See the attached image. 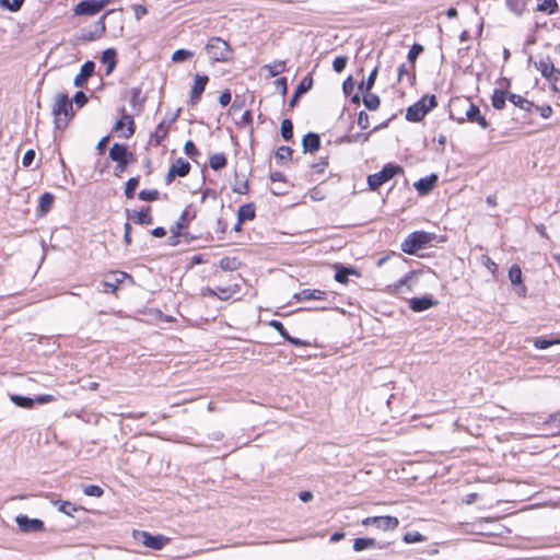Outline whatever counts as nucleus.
I'll use <instances>...</instances> for the list:
<instances>
[{"instance_id": "nucleus-16", "label": "nucleus", "mask_w": 560, "mask_h": 560, "mask_svg": "<svg viewBox=\"0 0 560 560\" xmlns=\"http://www.w3.org/2000/svg\"><path fill=\"white\" fill-rule=\"evenodd\" d=\"M534 66L547 81L558 70V68L555 67L553 62L548 56L540 58L538 61H535Z\"/></svg>"}, {"instance_id": "nucleus-6", "label": "nucleus", "mask_w": 560, "mask_h": 560, "mask_svg": "<svg viewBox=\"0 0 560 560\" xmlns=\"http://www.w3.org/2000/svg\"><path fill=\"white\" fill-rule=\"evenodd\" d=\"M402 172L404 170L401 166L393 163H387L383 166V168L380 172L368 176V185L372 190H376L384 183L388 182L394 176Z\"/></svg>"}, {"instance_id": "nucleus-45", "label": "nucleus", "mask_w": 560, "mask_h": 560, "mask_svg": "<svg viewBox=\"0 0 560 560\" xmlns=\"http://www.w3.org/2000/svg\"><path fill=\"white\" fill-rule=\"evenodd\" d=\"M292 158V150L290 147L282 145L276 151V159L278 161H289Z\"/></svg>"}, {"instance_id": "nucleus-11", "label": "nucleus", "mask_w": 560, "mask_h": 560, "mask_svg": "<svg viewBox=\"0 0 560 560\" xmlns=\"http://www.w3.org/2000/svg\"><path fill=\"white\" fill-rule=\"evenodd\" d=\"M15 522L23 533L39 532L44 528V523L39 518H28L26 515H18Z\"/></svg>"}, {"instance_id": "nucleus-23", "label": "nucleus", "mask_w": 560, "mask_h": 560, "mask_svg": "<svg viewBox=\"0 0 560 560\" xmlns=\"http://www.w3.org/2000/svg\"><path fill=\"white\" fill-rule=\"evenodd\" d=\"M350 275H358L354 268L345 267L341 265L336 266L335 280L339 283H347Z\"/></svg>"}, {"instance_id": "nucleus-3", "label": "nucleus", "mask_w": 560, "mask_h": 560, "mask_svg": "<svg viewBox=\"0 0 560 560\" xmlns=\"http://www.w3.org/2000/svg\"><path fill=\"white\" fill-rule=\"evenodd\" d=\"M438 105L435 95H424L406 110L408 121L418 122Z\"/></svg>"}, {"instance_id": "nucleus-27", "label": "nucleus", "mask_w": 560, "mask_h": 560, "mask_svg": "<svg viewBox=\"0 0 560 560\" xmlns=\"http://www.w3.org/2000/svg\"><path fill=\"white\" fill-rule=\"evenodd\" d=\"M509 101L516 107H520L521 109L526 112H530L532 107L534 106V104L530 101L514 93H509Z\"/></svg>"}, {"instance_id": "nucleus-18", "label": "nucleus", "mask_w": 560, "mask_h": 560, "mask_svg": "<svg viewBox=\"0 0 560 560\" xmlns=\"http://www.w3.org/2000/svg\"><path fill=\"white\" fill-rule=\"evenodd\" d=\"M436 302L429 296H422V298H412L409 301V307L413 312H423L435 305Z\"/></svg>"}, {"instance_id": "nucleus-61", "label": "nucleus", "mask_w": 560, "mask_h": 560, "mask_svg": "<svg viewBox=\"0 0 560 560\" xmlns=\"http://www.w3.org/2000/svg\"><path fill=\"white\" fill-rule=\"evenodd\" d=\"M358 125L361 129H366L370 126L369 115L364 110H361L358 115Z\"/></svg>"}, {"instance_id": "nucleus-34", "label": "nucleus", "mask_w": 560, "mask_h": 560, "mask_svg": "<svg viewBox=\"0 0 560 560\" xmlns=\"http://www.w3.org/2000/svg\"><path fill=\"white\" fill-rule=\"evenodd\" d=\"M558 9V3L556 0H537V10L552 14Z\"/></svg>"}, {"instance_id": "nucleus-42", "label": "nucleus", "mask_w": 560, "mask_h": 560, "mask_svg": "<svg viewBox=\"0 0 560 560\" xmlns=\"http://www.w3.org/2000/svg\"><path fill=\"white\" fill-rule=\"evenodd\" d=\"M194 56V52L187 49H177L172 55V61L174 62H183L190 59Z\"/></svg>"}, {"instance_id": "nucleus-30", "label": "nucleus", "mask_w": 560, "mask_h": 560, "mask_svg": "<svg viewBox=\"0 0 560 560\" xmlns=\"http://www.w3.org/2000/svg\"><path fill=\"white\" fill-rule=\"evenodd\" d=\"M363 94V104L370 110H375L380 107L381 100L378 95L369 92H361Z\"/></svg>"}, {"instance_id": "nucleus-47", "label": "nucleus", "mask_w": 560, "mask_h": 560, "mask_svg": "<svg viewBox=\"0 0 560 560\" xmlns=\"http://www.w3.org/2000/svg\"><path fill=\"white\" fill-rule=\"evenodd\" d=\"M83 493L89 497L100 498L103 495L104 491L100 486L88 485L84 487Z\"/></svg>"}, {"instance_id": "nucleus-62", "label": "nucleus", "mask_w": 560, "mask_h": 560, "mask_svg": "<svg viewBox=\"0 0 560 560\" xmlns=\"http://www.w3.org/2000/svg\"><path fill=\"white\" fill-rule=\"evenodd\" d=\"M73 102H74L78 106L82 107V106H84V105L88 103V96L85 95V93H84V92H82V91H78V92L74 94V96H73Z\"/></svg>"}, {"instance_id": "nucleus-39", "label": "nucleus", "mask_w": 560, "mask_h": 560, "mask_svg": "<svg viewBox=\"0 0 560 560\" xmlns=\"http://www.w3.org/2000/svg\"><path fill=\"white\" fill-rule=\"evenodd\" d=\"M219 265L225 271H234L240 267V262L234 257H223Z\"/></svg>"}, {"instance_id": "nucleus-1", "label": "nucleus", "mask_w": 560, "mask_h": 560, "mask_svg": "<svg viewBox=\"0 0 560 560\" xmlns=\"http://www.w3.org/2000/svg\"><path fill=\"white\" fill-rule=\"evenodd\" d=\"M56 129L65 130L73 117V106L67 94H57L52 105Z\"/></svg>"}, {"instance_id": "nucleus-49", "label": "nucleus", "mask_w": 560, "mask_h": 560, "mask_svg": "<svg viewBox=\"0 0 560 560\" xmlns=\"http://www.w3.org/2000/svg\"><path fill=\"white\" fill-rule=\"evenodd\" d=\"M138 196L141 200L154 201L159 198V191L156 189H143Z\"/></svg>"}, {"instance_id": "nucleus-53", "label": "nucleus", "mask_w": 560, "mask_h": 560, "mask_svg": "<svg viewBox=\"0 0 560 560\" xmlns=\"http://www.w3.org/2000/svg\"><path fill=\"white\" fill-rule=\"evenodd\" d=\"M184 151L191 159H195L199 154L198 149L191 140L186 141Z\"/></svg>"}, {"instance_id": "nucleus-56", "label": "nucleus", "mask_w": 560, "mask_h": 560, "mask_svg": "<svg viewBox=\"0 0 560 560\" xmlns=\"http://www.w3.org/2000/svg\"><path fill=\"white\" fill-rule=\"evenodd\" d=\"M482 264L493 276H495L498 265L489 256H482Z\"/></svg>"}, {"instance_id": "nucleus-50", "label": "nucleus", "mask_w": 560, "mask_h": 560, "mask_svg": "<svg viewBox=\"0 0 560 560\" xmlns=\"http://www.w3.org/2000/svg\"><path fill=\"white\" fill-rule=\"evenodd\" d=\"M347 63H348V57L338 56L332 61V68L336 72L340 73L345 70Z\"/></svg>"}, {"instance_id": "nucleus-12", "label": "nucleus", "mask_w": 560, "mask_h": 560, "mask_svg": "<svg viewBox=\"0 0 560 560\" xmlns=\"http://www.w3.org/2000/svg\"><path fill=\"white\" fill-rule=\"evenodd\" d=\"M209 81L207 75H195L194 84L190 90V104L196 105L199 103L201 95L206 89V85Z\"/></svg>"}, {"instance_id": "nucleus-55", "label": "nucleus", "mask_w": 560, "mask_h": 560, "mask_svg": "<svg viewBox=\"0 0 560 560\" xmlns=\"http://www.w3.org/2000/svg\"><path fill=\"white\" fill-rule=\"evenodd\" d=\"M269 325L276 329L280 336H282L284 339L289 337L288 330L284 328L283 324L279 320H271Z\"/></svg>"}, {"instance_id": "nucleus-35", "label": "nucleus", "mask_w": 560, "mask_h": 560, "mask_svg": "<svg viewBox=\"0 0 560 560\" xmlns=\"http://www.w3.org/2000/svg\"><path fill=\"white\" fill-rule=\"evenodd\" d=\"M377 72H378V69H377V67H375L369 74L366 81L361 82L359 84L358 89L360 92H369L373 89V86L375 84L376 77H377Z\"/></svg>"}, {"instance_id": "nucleus-5", "label": "nucleus", "mask_w": 560, "mask_h": 560, "mask_svg": "<svg viewBox=\"0 0 560 560\" xmlns=\"http://www.w3.org/2000/svg\"><path fill=\"white\" fill-rule=\"evenodd\" d=\"M458 104L465 109V115L455 117L451 112V118L462 124L465 120L478 124L482 129L489 127V122L485 116L481 115L480 109L477 105L471 103L469 100L459 101Z\"/></svg>"}, {"instance_id": "nucleus-22", "label": "nucleus", "mask_w": 560, "mask_h": 560, "mask_svg": "<svg viewBox=\"0 0 560 560\" xmlns=\"http://www.w3.org/2000/svg\"><path fill=\"white\" fill-rule=\"evenodd\" d=\"M542 424L551 435L560 433V412L548 416Z\"/></svg>"}, {"instance_id": "nucleus-21", "label": "nucleus", "mask_w": 560, "mask_h": 560, "mask_svg": "<svg viewBox=\"0 0 560 560\" xmlns=\"http://www.w3.org/2000/svg\"><path fill=\"white\" fill-rule=\"evenodd\" d=\"M130 219L136 224L150 225L153 223V218L150 214V207L142 209L141 211H135Z\"/></svg>"}, {"instance_id": "nucleus-9", "label": "nucleus", "mask_w": 560, "mask_h": 560, "mask_svg": "<svg viewBox=\"0 0 560 560\" xmlns=\"http://www.w3.org/2000/svg\"><path fill=\"white\" fill-rule=\"evenodd\" d=\"M364 526H375L382 530H394L398 527L399 521L395 516H370L362 521Z\"/></svg>"}, {"instance_id": "nucleus-14", "label": "nucleus", "mask_w": 560, "mask_h": 560, "mask_svg": "<svg viewBox=\"0 0 560 560\" xmlns=\"http://www.w3.org/2000/svg\"><path fill=\"white\" fill-rule=\"evenodd\" d=\"M438 179V175L431 174L417 180L413 186L420 196H425L434 188Z\"/></svg>"}, {"instance_id": "nucleus-31", "label": "nucleus", "mask_w": 560, "mask_h": 560, "mask_svg": "<svg viewBox=\"0 0 560 560\" xmlns=\"http://www.w3.org/2000/svg\"><path fill=\"white\" fill-rule=\"evenodd\" d=\"M509 98V93L503 90H494L491 102L492 106L501 110L505 106V100Z\"/></svg>"}, {"instance_id": "nucleus-26", "label": "nucleus", "mask_w": 560, "mask_h": 560, "mask_svg": "<svg viewBox=\"0 0 560 560\" xmlns=\"http://www.w3.org/2000/svg\"><path fill=\"white\" fill-rule=\"evenodd\" d=\"M102 62L107 66L106 74H109L116 66V51L113 48H108L102 54Z\"/></svg>"}, {"instance_id": "nucleus-57", "label": "nucleus", "mask_w": 560, "mask_h": 560, "mask_svg": "<svg viewBox=\"0 0 560 560\" xmlns=\"http://www.w3.org/2000/svg\"><path fill=\"white\" fill-rule=\"evenodd\" d=\"M132 10H133L136 20H138V21L148 14V9L143 4H133Z\"/></svg>"}, {"instance_id": "nucleus-37", "label": "nucleus", "mask_w": 560, "mask_h": 560, "mask_svg": "<svg viewBox=\"0 0 560 560\" xmlns=\"http://www.w3.org/2000/svg\"><path fill=\"white\" fill-rule=\"evenodd\" d=\"M265 69L268 70L270 77H276L285 71V62L276 60L270 65H266Z\"/></svg>"}, {"instance_id": "nucleus-4", "label": "nucleus", "mask_w": 560, "mask_h": 560, "mask_svg": "<svg viewBox=\"0 0 560 560\" xmlns=\"http://www.w3.org/2000/svg\"><path fill=\"white\" fill-rule=\"evenodd\" d=\"M434 240V234L424 231H416L409 234L400 245L404 253L413 255L418 250L425 248Z\"/></svg>"}, {"instance_id": "nucleus-52", "label": "nucleus", "mask_w": 560, "mask_h": 560, "mask_svg": "<svg viewBox=\"0 0 560 560\" xmlns=\"http://www.w3.org/2000/svg\"><path fill=\"white\" fill-rule=\"evenodd\" d=\"M548 82L551 84L552 90L560 95V69L549 78Z\"/></svg>"}, {"instance_id": "nucleus-17", "label": "nucleus", "mask_w": 560, "mask_h": 560, "mask_svg": "<svg viewBox=\"0 0 560 560\" xmlns=\"http://www.w3.org/2000/svg\"><path fill=\"white\" fill-rule=\"evenodd\" d=\"M112 277L113 279H106L101 283L102 292L114 293L117 290L119 283H121L124 279L127 277V273L122 271H117L114 272Z\"/></svg>"}, {"instance_id": "nucleus-24", "label": "nucleus", "mask_w": 560, "mask_h": 560, "mask_svg": "<svg viewBox=\"0 0 560 560\" xmlns=\"http://www.w3.org/2000/svg\"><path fill=\"white\" fill-rule=\"evenodd\" d=\"M175 174H177L179 177L187 176L190 172V164L188 161L184 160L183 158H178L171 167Z\"/></svg>"}, {"instance_id": "nucleus-20", "label": "nucleus", "mask_w": 560, "mask_h": 560, "mask_svg": "<svg viewBox=\"0 0 560 560\" xmlns=\"http://www.w3.org/2000/svg\"><path fill=\"white\" fill-rule=\"evenodd\" d=\"M125 124L128 125L127 131L122 135L124 138L128 139L135 133L133 119L130 115L124 114L121 119L117 120L114 130L119 131L122 130Z\"/></svg>"}, {"instance_id": "nucleus-59", "label": "nucleus", "mask_w": 560, "mask_h": 560, "mask_svg": "<svg viewBox=\"0 0 560 560\" xmlns=\"http://www.w3.org/2000/svg\"><path fill=\"white\" fill-rule=\"evenodd\" d=\"M404 540L408 544H411V542H418V541H422L423 540V536L418 533V532H415V533H406L404 535Z\"/></svg>"}, {"instance_id": "nucleus-44", "label": "nucleus", "mask_w": 560, "mask_h": 560, "mask_svg": "<svg viewBox=\"0 0 560 560\" xmlns=\"http://www.w3.org/2000/svg\"><path fill=\"white\" fill-rule=\"evenodd\" d=\"M56 504H58V510L60 512L69 516H72L73 512L78 510L77 506L69 501H58Z\"/></svg>"}, {"instance_id": "nucleus-15", "label": "nucleus", "mask_w": 560, "mask_h": 560, "mask_svg": "<svg viewBox=\"0 0 560 560\" xmlns=\"http://www.w3.org/2000/svg\"><path fill=\"white\" fill-rule=\"evenodd\" d=\"M293 298L298 302L310 301V300L322 301V300H326L327 293L325 291L317 290V289H303L300 292L295 293L293 295Z\"/></svg>"}, {"instance_id": "nucleus-63", "label": "nucleus", "mask_w": 560, "mask_h": 560, "mask_svg": "<svg viewBox=\"0 0 560 560\" xmlns=\"http://www.w3.org/2000/svg\"><path fill=\"white\" fill-rule=\"evenodd\" d=\"M218 291L209 290V293L212 295H217L221 300H228L230 298V291L224 288H217Z\"/></svg>"}, {"instance_id": "nucleus-58", "label": "nucleus", "mask_w": 560, "mask_h": 560, "mask_svg": "<svg viewBox=\"0 0 560 560\" xmlns=\"http://www.w3.org/2000/svg\"><path fill=\"white\" fill-rule=\"evenodd\" d=\"M275 85H276L277 90L281 93L282 97H284L287 95V92H288L287 79L285 78H278L275 81Z\"/></svg>"}, {"instance_id": "nucleus-8", "label": "nucleus", "mask_w": 560, "mask_h": 560, "mask_svg": "<svg viewBox=\"0 0 560 560\" xmlns=\"http://www.w3.org/2000/svg\"><path fill=\"white\" fill-rule=\"evenodd\" d=\"M109 0H82L73 9L75 15H95Z\"/></svg>"}, {"instance_id": "nucleus-19", "label": "nucleus", "mask_w": 560, "mask_h": 560, "mask_svg": "<svg viewBox=\"0 0 560 560\" xmlns=\"http://www.w3.org/2000/svg\"><path fill=\"white\" fill-rule=\"evenodd\" d=\"M302 147L304 152H316L320 147V138L315 132H308L303 137Z\"/></svg>"}, {"instance_id": "nucleus-40", "label": "nucleus", "mask_w": 560, "mask_h": 560, "mask_svg": "<svg viewBox=\"0 0 560 560\" xmlns=\"http://www.w3.org/2000/svg\"><path fill=\"white\" fill-rule=\"evenodd\" d=\"M281 136L285 141H290L293 137V124L290 119H283L281 122Z\"/></svg>"}, {"instance_id": "nucleus-38", "label": "nucleus", "mask_w": 560, "mask_h": 560, "mask_svg": "<svg viewBox=\"0 0 560 560\" xmlns=\"http://www.w3.org/2000/svg\"><path fill=\"white\" fill-rule=\"evenodd\" d=\"M374 546L375 540L373 538H355L353 541L354 551H362Z\"/></svg>"}, {"instance_id": "nucleus-36", "label": "nucleus", "mask_w": 560, "mask_h": 560, "mask_svg": "<svg viewBox=\"0 0 560 560\" xmlns=\"http://www.w3.org/2000/svg\"><path fill=\"white\" fill-rule=\"evenodd\" d=\"M509 279L513 285H521L523 283V273L518 265L510 267Z\"/></svg>"}, {"instance_id": "nucleus-54", "label": "nucleus", "mask_w": 560, "mask_h": 560, "mask_svg": "<svg viewBox=\"0 0 560 560\" xmlns=\"http://www.w3.org/2000/svg\"><path fill=\"white\" fill-rule=\"evenodd\" d=\"M423 51V47L420 44H413L408 51V59L415 62L418 56Z\"/></svg>"}, {"instance_id": "nucleus-43", "label": "nucleus", "mask_w": 560, "mask_h": 560, "mask_svg": "<svg viewBox=\"0 0 560 560\" xmlns=\"http://www.w3.org/2000/svg\"><path fill=\"white\" fill-rule=\"evenodd\" d=\"M139 186V177H130L125 187V195L127 198H133L135 191L137 187Z\"/></svg>"}, {"instance_id": "nucleus-28", "label": "nucleus", "mask_w": 560, "mask_h": 560, "mask_svg": "<svg viewBox=\"0 0 560 560\" xmlns=\"http://www.w3.org/2000/svg\"><path fill=\"white\" fill-rule=\"evenodd\" d=\"M255 218V207L253 203L242 205L237 210V219L241 222L253 220Z\"/></svg>"}, {"instance_id": "nucleus-33", "label": "nucleus", "mask_w": 560, "mask_h": 560, "mask_svg": "<svg viewBox=\"0 0 560 560\" xmlns=\"http://www.w3.org/2000/svg\"><path fill=\"white\" fill-rule=\"evenodd\" d=\"M167 133H168V127L165 126L164 121H162L156 126V128L152 135V141L154 142L155 145H159L165 139Z\"/></svg>"}, {"instance_id": "nucleus-41", "label": "nucleus", "mask_w": 560, "mask_h": 560, "mask_svg": "<svg viewBox=\"0 0 560 560\" xmlns=\"http://www.w3.org/2000/svg\"><path fill=\"white\" fill-rule=\"evenodd\" d=\"M313 86V78L311 75L304 77L299 85L296 86V94L303 95L304 93L308 92Z\"/></svg>"}, {"instance_id": "nucleus-48", "label": "nucleus", "mask_w": 560, "mask_h": 560, "mask_svg": "<svg viewBox=\"0 0 560 560\" xmlns=\"http://www.w3.org/2000/svg\"><path fill=\"white\" fill-rule=\"evenodd\" d=\"M24 0H0V4L11 12L20 10Z\"/></svg>"}, {"instance_id": "nucleus-29", "label": "nucleus", "mask_w": 560, "mask_h": 560, "mask_svg": "<svg viewBox=\"0 0 560 560\" xmlns=\"http://www.w3.org/2000/svg\"><path fill=\"white\" fill-rule=\"evenodd\" d=\"M10 400L18 407L24 409H31L35 405V400L31 397L21 396L18 394H11Z\"/></svg>"}, {"instance_id": "nucleus-64", "label": "nucleus", "mask_w": 560, "mask_h": 560, "mask_svg": "<svg viewBox=\"0 0 560 560\" xmlns=\"http://www.w3.org/2000/svg\"><path fill=\"white\" fill-rule=\"evenodd\" d=\"M354 89V82L351 77L347 78L342 83V90L346 95H350Z\"/></svg>"}, {"instance_id": "nucleus-13", "label": "nucleus", "mask_w": 560, "mask_h": 560, "mask_svg": "<svg viewBox=\"0 0 560 560\" xmlns=\"http://www.w3.org/2000/svg\"><path fill=\"white\" fill-rule=\"evenodd\" d=\"M95 70V63L93 61H86L81 66L80 72L75 75L73 84L77 88H82L88 80L93 75Z\"/></svg>"}, {"instance_id": "nucleus-51", "label": "nucleus", "mask_w": 560, "mask_h": 560, "mask_svg": "<svg viewBox=\"0 0 560 560\" xmlns=\"http://www.w3.org/2000/svg\"><path fill=\"white\" fill-rule=\"evenodd\" d=\"M188 223H189L188 211L185 210L178 218V220L173 229H175V231L180 232L183 229L188 226Z\"/></svg>"}, {"instance_id": "nucleus-10", "label": "nucleus", "mask_w": 560, "mask_h": 560, "mask_svg": "<svg viewBox=\"0 0 560 560\" xmlns=\"http://www.w3.org/2000/svg\"><path fill=\"white\" fill-rule=\"evenodd\" d=\"M137 539L140 540L145 547L153 550L162 549L168 541V538L163 535L153 536L148 532H139Z\"/></svg>"}, {"instance_id": "nucleus-25", "label": "nucleus", "mask_w": 560, "mask_h": 560, "mask_svg": "<svg viewBox=\"0 0 560 560\" xmlns=\"http://www.w3.org/2000/svg\"><path fill=\"white\" fill-rule=\"evenodd\" d=\"M54 203V195L50 192H44L39 198L38 213L40 215L47 214Z\"/></svg>"}, {"instance_id": "nucleus-2", "label": "nucleus", "mask_w": 560, "mask_h": 560, "mask_svg": "<svg viewBox=\"0 0 560 560\" xmlns=\"http://www.w3.org/2000/svg\"><path fill=\"white\" fill-rule=\"evenodd\" d=\"M206 51L214 62H226L232 59L233 50L230 44L221 37H211L206 44Z\"/></svg>"}, {"instance_id": "nucleus-32", "label": "nucleus", "mask_w": 560, "mask_h": 560, "mask_svg": "<svg viewBox=\"0 0 560 560\" xmlns=\"http://www.w3.org/2000/svg\"><path fill=\"white\" fill-rule=\"evenodd\" d=\"M228 160L224 153H214L209 159V165L212 170L219 171L226 166Z\"/></svg>"}, {"instance_id": "nucleus-60", "label": "nucleus", "mask_w": 560, "mask_h": 560, "mask_svg": "<svg viewBox=\"0 0 560 560\" xmlns=\"http://www.w3.org/2000/svg\"><path fill=\"white\" fill-rule=\"evenodd\" d=\"M35 155H36V154H35V151H34V150H32V149L27 150V151L24 153V155H23V159H22V165H23L24 167H28V166L33 163V161H34V159H35Z\"/></svg>"}, {"instance_id": "nucleus-7", "label": "nucleus", "mask_w": 560, "mask_h": 560, "mask_svg": "<svg viewBox=\"0 0 560 560\" xmlns=\"http://www.w3.org/2000/svg\"><path fill=\"white\" fill-rule=\"evenodd\" d=\"M109 159L117 162L115 166V175L119 176L127 168L129 159L133 158V154L128 151L126 144L114 143L109 149Z\"/></svg>"}, {"instance_id": "nucleus-46", "label": "nucleus", "mask_w": 560, "mask_h": 560, "mask_svg": "<svg viewBox=\"0 0 560 560\" xmlns=\"http://www.w3.org/2000/svg\"><path fill=\"white\" fill-rule=\"evenodd\" d=\"M556 343H560V339H552V340H549V339H546V338L539 337V338H536V339L534 340V346H535V348H537V349H547V348H549L550 346L556 345Z\"/></svg>"}]
</instances>
